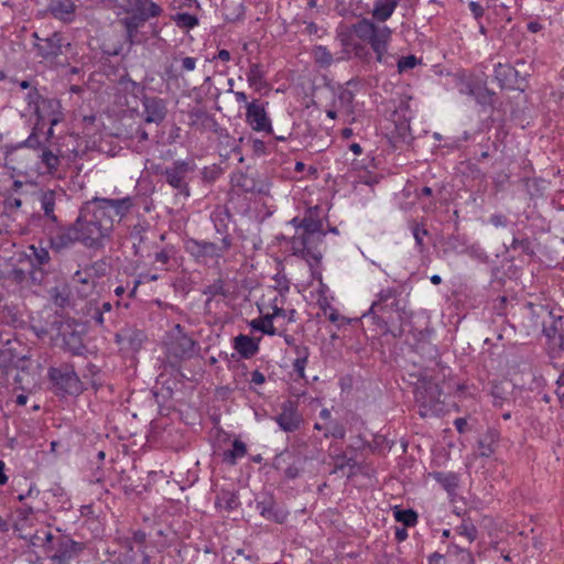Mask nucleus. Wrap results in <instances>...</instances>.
<instances>
[{
    "mask_svg": "<svg viewBox=\"0 0 564 564\" xmlns=\"http://www.w3.org/2000/svg\"><path fill=\"white\" fill-rule=\"evenodd\" d=\"M411 231L419 252H422L424 250V237L427 236L429 231L424 228L423 225L417 223H414L411 226Z\"/></svg>",
    "mask_w": 564,
    "mask_h": 564,
    "instance_id": "44",
    "label": "nucleus"
},
{
    "mask_svg": "<svg viewBox=\"0 0 564 564\" xmlns=\"http://www.w3.org/2000/svg\"><path fill=\"white\" fill-rule=\"evenodd\" d=\"M400 0H376L372 15L379 22H386L394 12Z\"/></svg>",
    "mask_w": 564,
    "mask_h": 564,
    "instance_id": "26",
    "label": "nucleus"
},
{
    "mask_svg": "<svg viewBox=\"0 0 564 564\" xmlns=\"http://www.w3.org/2000/svg\"><path fill=\"white\" fill-rule=\"evenodd\" d=\"M147 122H159L165 116V106L161 99L145 98L143 101Z\"/></svg>",
    "mask_w": 564,
    "mask_h": 564,
    "instance_id": "22",
    "label": "nucleus"
},
{
    "mask_svg": "<svg viewBox=\"0 0 564 564\" xmlns=\"http://www.w3.org/2000/svg\"><path fill=\"white\" fill-rule=\"evenodd\" d=\"M215 506L225 511H234L240 506L238 494L235 490L220 488L217 491Z\"/></svg>",
    "mask_w": 564,
    "mask_h": 564,
    "instance_id": "20",
    "label": "nucleus"
},
{
    "mask_svg": "<svg viewBox=\"0 0 564 564\" xmlns=\"http://www.w3.org/2000/svg\"><path fill=\"white\" fill-rule=\"evenodd\" d=\"M249 326L253 330H259L265 335H276V328L273 326L272 316L258 317L249 322Z\"/></svg>",
    "mask_w": 564,
    "mask_h": 564,
    "instance_id": "37",
    "label": "nucleus"
},
{
    "mask_svg": "<svg viewBox=\"0 0 564 564\" xmlns=\"http://www.w3.org/2000/svg\"><path fill=\"white\" fill-rule=\"evenodd\" d=\"M499 435L496 431H488L478 441V452L482 457H489L495 453Z\"/></svg>",
    "mask_w": 564,
    "mask_h": 564,
    "instance_id": "29",
    "label": "nucleus"
},
{
    "mask_svg": "<svg viewBox=\"0 0 564 564\" xmlns=\"http://www.w3.org/2000/svg\"><path fill=\"white\" fill-rule=\"evenodd\" d=\"M91 202L98 208V210L104 212V217H107L109 220H111V226L113 225L115 217L122 218L133 206L132 199L130 197L120 199L95 198Z\"/></svg>",
    "mask_w": 564,
    "mask_h": 564,
    "instance_id": "10",
    "label": "nucleus"
},
{
    "mask_svg": "<svg viewBox=\"0 0 564 564\" xmlns=\"http://www.w3.org/2000/svg\"><path fill=\"white\" fill-rule=\"evenodd\" d=\"M306 365H307V360L294 359L293 369L300 378H304Z\"/></svg>",
    "mask_w": 564,
    "mask_h": 564,
    "instance_id": "54",
    "label": "nucleus"
},
{
    "mask_svg": "<svg viewBox=\"0 0 564 564\" xmlns=\"http://www.w3.org/2000/svg\"><path fill=\"white\" fill-rule=\"evenodd\" d=\"M127 12H131L132 14L124 19V25L127 29L128 37L131 42H133V32L150 17H155L156 14L149 13V7H144V11L142 10H126Z\"/></svg>",
    "mask_w": 564,
    "mask_h": 564,
    "instance_id": "24",
    "label": "nucleus"
},
{
    "mask_svg": "<svg viewBox=\"0 0 564 564\" xmlns=\"http://www.w3.org/2000/svg\"><path fill=\"white\" fill-rule=\"evenodd\" d=\"M274 421L282 431L291 433L300 429L303 419L299 413L297 404L288 400L282 403L281 412L274 417Z\"/></svg>",
    "mask_w": 564,
    "mask_h": 564,
    "instance_id": "11",
    "label": "nucleus"
},
{
    "mask_svg": "<svg viewBox=\"0 0 564 564\" xmlns=\"http://www.w3.org/2000/svg\"><path fill=\"white\" fill-rule=\"evenodd\" d=\"M468 7L475 19H480L485 13L482 6L477 1H470Z\"/></svg>",
    "mask_w": 564,
    "mask_h": 564,
    "instance_id": "55",
    "label": "nucleus"
},
{
    "mask_svg": "<svg viewBox=\"0 0 564 564\" xmlns=\"http://www.w3.org/2000/svg\"><path fill=\"white\" fill-rule=\"evenodd\" d=\"M332 460L333 468L330 470V474H340V476H345L348 479L352 478L356 475L358 465L354 458L348 457L345 453H340L333 456Z\"/></svg>",
    "mask_w": 564,
    "mask_h": 564,
    "instance_id": "15",
    "label": "nucleus"
},
{
    "mask_svg": "<svg viewBox=\"0 0 564 564\" xmlns=\"http://www.w3.org/2000/svg\"><path fill=\"white\" fill-rule=\"evenodd\" d=\"M41 163L48 173H54L59 165V156L48 149H44L41 154Z\"/></svg>",
    "mask_w": 564,
    "mask_h": 564,
    "instance_id": "41",
    "label": "nucleus"
},
{
    "mask_svg": "<svg viewBox=\"0 0 564 564\" xmlns=\"http://www.w3.org/2000/svg\"><path fill=\"white\" fill-rule=\"evenodd\" d=\"M20 536L22 539L29 540L34 547L42 549L53 560H57L59 562H64L70 558L78 549L76 542L72 540H65L61 543L59 549L56 552L50 554L53 550L54 536L48 528H42L34 533H21Z\"/></svg>",
    "mask_w": 564,
    "mask_h": 564,
    "instance_id": "4",
    "label": "nucleus"
},
{
    "mask_svg": "<svg viewBox=\"0 0 564 564\" xmlns=\"http://www.w3.org/2000/svg\"><path fill=\"white\" fill-rule=\"evenodd\" d=\"M336 39L339 41L343 48L340 55L336 56V61L341 62L349 59L351 57V50L354 48V44L357 42H354L349 32H338Z\"/></svg>",
    "mask_w": 564,
    "mask_h": 564,
    "instance_id": "35",
    "label": "nucleus"
},
{
    "mask_svg": "<svg viewBox=\"0 0 564 564\" xmlns=\"http://www.w3.org/2000/svg\"><path fill=\"white\" fill-rule=\"evenodd\" d=\"M510 247L513 250L521 249L522 251H529L530 242L527 239H518L513 237Z\"/></svg>",
    "mask_w": 564,
    "mask_h": 564,
    "instance_id": "53",
    "label": "nucleus"
},
{
    "mask_svg": "<svg viewBox=\"0 0 564 564\" xmlns=\"http://www.w3.org/2000/svg\"><path fill=\"white\" fill-rule=\"evenodd\" d=\"M495 94L488 90L487 88L479 87L477 88L476 95L474 96L475 100L480 105H487L492 101V96Z\"/></svg>",
    "mask_w": 564,
    "mask_h": 564,
    "instance_id": "51",
    "label": "nucleus"
},
{
    "mask_svg": "<svg viewBox=\"0 0 564 564\" xmlns=\"http://www.w3.org/2000/svg\"><path fill=\"white\" fill-rule=\"evenodd\" d=\"M75 225L80 242L86 247L99 246L112 230L111 220L104 217V212L98 210L91 200L83 205Z\"/></svg>",
    "mask_w": 564,
    "mask_h": 564,
    "instance_id": "2",
    "label": "nucleus"
},
{
    "mask_svg": "<svg viewBox=\"0 0 564 564\" xmlns=\"http://www.w3.org/2000/svg\"><path fill=\"white\" fill-rule=\"evenodd\" d=\"M131 238H133L134 240L139 239V243L137 245L135 242H133V247L135 248V253H142L143 252V248L141 246L143 239L142 237H140V230L135 227L133 228V230L131 231Z\"/></svg>",
    "mask_w": 564,
    "mask_h": 564,
    "instance_id": "59",
    "label": "nucleus"
},
{
    "mask_svg": "<svg viewBox=\"0 0 564 564\" xmlns=\"http://www.w3.org/2000/svg\"><path fill=\"white\" fill-rule=\"evenodd\" d=\"M414 395L420 416H438L443 412L442 390L438 384L423 381L415 388Z\"/></svg>",
    "mask_w": 564,
    "mask_h": 564,
    "instance_id": "5",
    "label": "nucleus"
},
{
    "mask_svg": "<svg viewBox=\"0 0 564 564\" xmlns=\"http://www.w3.org/2000/svg\"><path fill=\"white\" fill-rule=\"evenodd\" d=\"M400 295L401 292L395 288L381 289L369 308V314L384 318L386 315L397 313L402 317L405 311L401 307Z\"/></svg>",
    "mask_w": 564,
    "mask_h": 564,
    "instance_id": "6",
    "label": "nucleus"
},
{
    "mask_svg": "<svg viewBox=\"0 0 564 564\" xmlns=\"http://www.w3.org/2000/svg\"><path fill=\"white\" fill-rule=\"evenodd\" d=\"M57 194L54 191L43 192L40 196L41 209L44 216L53 223L57 221V217L54 214L56 205Z\"/></svg>",
    "mask_w": 564,
    "mask_h": 564,
    "instance_id": "28",
    "label": "nucleus"
},
{
    "mask_svg": "<svg viewBox=\"0 0 564 564\" xmlns=\"http://www.w3.org/2000/svg\"><path fill=\"white\" fill-rule=\"evenodd\" d=\"M257 509L260 514L267 519H272L278 523H283L286 519L288 513L283 510H278L273 502L261 501L257 503Z\"/></svg>",
    "mask_w": 564,
    "mask_h": 564,
    "instance_id": "30",
    "label": "nucleus"
},
{
    "mask_svg": "<svg viewBox=\"0 0 564 564\" xmlns=\"http://www.w3.org/2000/svg\"><path fill=\"white\" fill-rule=\"evenodd\" d=\"M556 394H557L561 403L564 405V380H561V376L557 379Z\"/></svg>",
    "mask_w": 564,
    "mask_h": 564,
    "instance_id": "64",
    "label": "nucleus"
},
{
    "mask_svg": "<svg viewBox=\"0 0 564 564\" xmlns=\"http://www.w3.org/2000/svg\"><path fill=\"white\" fill-rule=\"evenodd\" d=\"M453 550L457 564H475V558L469 551L458 545H453Z\"/></svg>",
    "mask_w": 564,
    "mask_h": 564,
    "instance_id": "45",
    "label": "nucleus"
},
{
    "mask_svg": "<svg viewBox=\"0 0 564 564\" xmlns=\"http://www.w3.org/2000/svg\"><path fill=\"white\" fill-rule=\"evenodd\" d=\"M300 226L302 232L292 237L291 250L294 256L301 257L313 268L322 259V253L317 249V242H321L325 235L322 221L310 213L302 218Z\"/></svg>",
    "mask_w": 564,
    "mask_h": 564,
    "instance_id": "1",
    "label": "nucleus"
},
{
    "mask_svg": "<svg viewBox=\"0 0 564 564\" xmlns=\"http://www.w3.org/2000/svg\"><path fill=\"white\" fill-rule=\"evenodd\" d=\"M246 76L249 87L254 91L261 93L263 89L269 88V84L265 79V73L261 64L252 63L249 66Z\"/></svg>",
    "mask_w": 564,
    "mask_h": 564,
    "instance_id": "19",
    "label": "nucleus"
},
{
    "mask_svg": "<svg viewBox=\"0 0 564 564\" xmlns=\"http://www.w3.org/2000/svg\"><path fill=\"white\" fill-rule=\"evenodd\" d=\"M196 67V58L194 57H184L181 59V70H182V77H183V82H184V86L186 87H193V88H196L197 85H200L205 80H208L209 77H204L203 75L198 76L194 83H189L184 74L185 73H188V72H193Z\"/></svg>",
    "mask_w": 564,
    "mask_h": 564,
    "instance_id": "36",
    "label": "nucleus"
},
{
    "mask_svg": "<svg viewBox=\"0 0 564 564\" xmlns=\"http://www.w3.org/2000/svg\"><path fill=\"white\" fill-rule=\"evenodd\" d=\"M126 10H142L144 7H149L150 14H159L160 8L150 0H119Z\"/></svg>",
    "mask_w": 564,
    "mask_h": 564,
    "instance_id": "38",
    "label": "nucleus"
},
{
    "mask_svg": "<svg viewBox=\"0 0 564 564\" xmlns=\"http://www.w3.org/2000/svg\"><path fill=\"white\" fill-rule=\"evenodd\" d=\"M306 457L289 451L278 454L273 459L275 469L281 470L288 479L297 478L304 470Z\"/></svg>",
    "mask_w": 564,
    "mask_h": 564,
    "instance_id": "9",
    "label": "nucleus"
},
{
    "mask_svg": "<svg viewBox=\"0 0 564 564\" xmlns=\"http://www.w3.org/2000/svg\"><path fill=\"white\" fill-rule=\"evenodd\" d=\"M234 348L245 359H249L259 351V339L248 335H238L234 339Z\"/></svg>",
    "mask_w": 564,
    "mask_h": 564,
    "instance_id": "17",
    "label": "nucleus"
},
{
    "mask_svg": "<svg viewBox=\"0 0 564 564\" xmlns=\"http://www.w3.org/2000/svg\"><path fill=\"white\" fill-rule=\"evenodd\" d=\"M325 437H334L338 440H343L346 435V430L343 424L337 422H330L327 431L325 432Z\"/></svg>",
    "mask_w": 564,
    "mask_h": 564,
    "instance_id": "48",
    "label": "nucleus"
},
{
    "mask_svg": "<svg viewBox=\"0 0 564 564\" xmlns=\"http://www.w3.org/2000/svg\"><path fill=\"white\" fill-rule=\"evenodd\" d=\"M230 182L232 187L245 193H251L257 189V183L254 178L242 171L234 172L231 174Z\"/></svg>",
    "mask_w": 564,
    "mask_h": 564,
    "instance_id": "27",
    "label": "nucleus"
},
{
    "mask_svg": "<svg viewBox=\"0 0 564 564\" xmlns=\"http://www.w3.org/2000/svg\"><path fill=\"white\" fill-rule=\"evenodd\" d=\"M431 333L432 330L430 328H424L421 330L412 332V335L417 341H424L431 336Z\"/></svg>",
    "mask_w": 564,
    "mask_h": 564,
    "instance_id": "61",
    "label": "nucleus"
},
{
    "mask_svg": "<svg viewBox=\"0 0 564 564\" xmlns=\"http://www.w3.org/2000/svg\"><path fill=\"white\" fill-rule=\"evenodd\" d=\"M48 378L53 382L57 394H78L83 390L79 377L69 367L50 368Z\"/></svg>",
    "mask_w": 564,
    "mask_h": 564,
    "instance_id": "7",
    "label": "nucleus"
},
{
    "mask_svg": "<svg viewBox=\"0 0 564 564\" xmlns=\"http://www.w3.org/2000/svg\"><path fill=\"white\" fill-rule=\"evenodd\" d=\"M73 282L83 284V289L80 290L83 294H87L94 288V279L85 271H76L73 276Z\"/></svg>",
    "mask_w": 564,
    "mask_h": 564,
    "instance_id": "43",
    "label": "nucleus"
},
{
    "mask_svg": "<svg viewBox=\"0 0 564 564\" xmlns=\"http://www.w3.org/2000/svg\"><path fill=\"white\" fill-rule=\"evenodd\" d=\"M456 532L468 540V542H474L477 538V528L469 520L465 519L463 522L456 528Z\"/></svg>",
    "mask_w": 564,
    "mask_h": 564,
    "instance_id": "42",
    "label": "nucleus"
},
{
    "mask_svg": "<svg viewBox=\"0 0 564 564\" xmlns=\"http://www.w3.org/2000/svg\"><path fill=\"white\" fill-rule=\"evenodd\" d=\"M294 352L296 355L295 359L308 360L310 350L307 346L304 345H295Z\"/></svg>",
    "mask_w": 564,
    "mask_h": 564,
    "instance_id": "56",
    "label": "nucleus"
},
{
    "mask_svg": "<svg viewBox=\"0 0 564 564\" xmlns=\"http://www.w3.org/2000/svg\"><path fill=\"white\" fill-rule=\"evenodd\" d=\"M158 279V275L156 274H150V273H141L138 278V280L135 281V284H134V288L132 290V292H135V289L139 284H142V283H147V282H150V281H154Z\"/></svg>",
    "mask_w": 564,
    "mask_h": 564,
    "instance_id": "58",
    "label": "nucleus"
},
{
    "mask_svg": "<svg viewBox=\"0 0 564 564\" xmlns=\"http://www.w3.org/2000/svg\"><path fill=\"white\" fill-rule=\"evenodd\" d=\"M21 145L29 147V148H36L39 145V140L35 133H31L26 140H24Z\"/></svg>",
    "mask_w": 564,
    "mask_h": 564,
    "instance_id": "63",
    "label": "nucleus"
},
{
    "mask_svg": "<svg viewBox=\"0 0 564 564\" xmlns=\"http://www.w3.org/2000/svg\"><path fill=\"white\" fill-rule=\"evenodd\" d=\"M22 205V202L19 197H15L14 195H9L4 199V208L6 210L12 212L15 209H19Z\"/></svg>",
    "mask_w": 564,
    "mask_h": 564,
    "instance_id": "52",
    "label": "nucleus"
},
{
    "mask_svg": "<svg viewBox=\"0 0 564 564\" xmlns=\"http://www.w3.org/2000/svg\"><path fill=\"white\" fill-rule=\"evenodd\" d=\"M182 113L187 116V123L196 130L213 131L217 126L216 120L200 108H196L186 113L183 111Z\"/></svg>",
    "mask_w": 564,
    "mask_h": 564,
    "instance_id": "14",
    "label": "nucleus"
},
{
    "mask_svg": "<svg viewBox=\"0 0 564 564\" xmlns=\"http://www.w3.org/2000/svg\"><path fill=\"white\" fill-rule=\"evenodd\" d=\"M394 519L403 523L405 527H413L417 522V514L413 509H394Z\"/></svg>",
    "mask_w": 564,
    "mask_h": 564,
    "instance_id": "39",
    "label": "nucleus"
},
{
    "mask_svg": "<svg viewBox=\"0 0 564 564\" xmlns=\"http://www.w3.org/2000/svg\"><path fill=\"white\" fill-rule=\"evenodd\" d=\"M517 73L518 72L510 64L498 63L495 65L494 77L498 83L499 88L505 89L512 86Z\"/></svg>",
    "mask_w": 564,
    "mask_h": 564,
    "instance_id": "21",
    "label": "nucleus"
},
{
    "mask_svg": "<svg viewBox=\"0 0 564 564\" xmlns=\"http://www.w3.org/2000/svg\"><path fill=\"white\" fill-rule=\"evenodd\" d=\"M23 254L32 268V273H35L36 270L41 271L42 267L47 264L51 259L46 248L35 245L28 246Z\"/></svg>",
    "mask_w": 564,
    "mask_h": 564,
    "instance_id": "16",
    "label": "nucleus"
},
{
    "mask_svg": "<svg viewBox=\"0 0 564 564\" xmlns=\"http://www.w3.org/2000/svg\"><path fill=\"white\" fill-rule=\"evenodd\" d=\"M62 46L63 39L57 33H54L52 36L36 44L37 51L43 57L57 56L62 53Z\"/></svg>",
    "mask_w": 564,
    "mask_h": 564,
    "instance_id": "23",
    "label": "nucleus"
},
{
    "mask_svg": "<svg viewBox=\"0 0 564 564\" xmlns=\"http://www.w3.org/2000/svg\"><path fill=\"white\" fill-rule=\"evenodd\" d=\"M231 247V240L228 236H225L221 239V245H216L213 242H206L204 241V251H205V259L206 258H220L224 256L226 251H228Z\"/></svg>",
    "mask_w": 564,
    "mask_h": 564,
    "instance_id": "31",
    "label": "nucleus"
},
{
    "mask_svg": "<svg viewBox=\"0 0 564 564\" xmlns=\"http://www.w3.org/2000/svg\"><path fill=\"white\" fill-rule=\"evenodd\" d=\"M246 122L256 132H273L271 119L265 110L264 104L253 99L246 106Z\"/></svg>",
    "mask_w": 564,
    "mask_h": 564,
    "instance_id": "8",
    "label": "nucleus"
},
{
    "mask_svg": "<svg viewBox=\"0 0 564 564\" xmlns=\"http://www.w3.org/2000/svg\"><path fill=\"white\" fill-rule=\"evenodd\" d=\"M184 249L196 260H205L204 241L187 239L184 242Z\"/></svg>",
    "mask_w": 564,
    "mask_h": 564,
    "instance_id": "40",
    "label": "nucleus"
},
{
    "mask_svg": "<svg viewBox=\"0 0 564 564\" xmlns=\"http://www.w3.org/2000/svg\"><path fill=\"white\" fill-rule=\"evenodd\" d=\"M419 63V58L414 55L403 56L398 61V70L399 73H403L414 68Z\"/></svg>",
    "mask_w": 564,
    "mask_h": 564,
    "instance_id": "47",
    "label": "nucleus"
},
{
    "mask_svg": "<svg viewBox=\"0 0 564 564\" xmlns=\"http://www.w3.org/2000/svg\"><path fill=\"white\" fill-rule=\"evenodd\" d=\"M48 9L54 18L72 22L75 17V4L72 0H52Z\"/></svg>",
    "mask_w": 564,
    "mask_h": 564,
    "instance_id": "18",
    "label": "nucleus"
},
{
    "mask_svg": "<svg viewBox=\"0 0 564 564\" xmlns=\"http://www.w3.org/2000/svg\"><path fill=\"white\" fill-rule=\"evenodd\" d=\"M77 241L80 242V237L75 224L69 227L61 228L50 238L51 247L56 251L70 248Z\"/></svg>",
    "mask_w": 564,
    "mask_h": 564,
    "instance_id": "13",
    "label": "nucleus"
},
{
    "mask_svg": "<svg viewBox=\"0 0 564 564\" xmlns=\"http://www.w3.org/2000/svg\"><path fill=\"white\" fill-rule=\"evenodd\" d=\"M351 52H354L355 56L360 59H366L367 56L369 55L367 48L360 43L354 44V48L351 50Z\"/></svg>",
    "mask_w": 564,
    "mask_h": 564,
    "instance_id": "57",
    "label": "nucleus"
},
{
    "mask_svg": "<svg viewBox=\"0 0 564 564\" xmlns=\"http://www.w3.org/2000/svg\"><path fill=\"white\" fill-rule=\"evenodd\" d=\"M247 454V446L240 440H235L232 442L231 449H228L224 453V462L229 465H236L239 458L245 457Z\"/></svg>",
    "mask_w": 564,
    "mask_h": 564,
    "instance_id": "33",
    "label": "nucleus"
},
{
    "mask_svg": "<svg viewBox=\"0 0 564 564\" xmlns=\"http://www.w3.org/2000/svg\"><path fill=\"white\" fill-rule=\"evenodd\" d=\"M204 294L209 296H216V295H226L225 291V283L221 279L215 280L212 284H209L205 290Z\"/></svg>",
    "mask_w": 564,
    "mask_h": 564,
    "instance_id": "46",
    "label": "nucleus"
},
{
    "mask_svg": "<svg viewBox=\"0 0 564 564\" xmlns=\"http://www.w3.org/2000/svg\"><path fill=\"white\" fill-rule=\"evenodd\" d=\"M430 475L437 484L443 487L444 490L447 491L448 495L453 496L456 494L459 481L458 475L456 473L434 471Z\"/></svg>",
    "mask_w": 564,
    "mask_h": 564,
    "instance_id": "25",
    "label": "nucleus"
},
{
    "mask_svg": "<svg viewBox=\"0 0 564 564\" xmlns=\"http://www.w3.org/2000/svg\"><path fill=\"white\" fill-rule=\"evenodd\" d=\"M264 381H265V377L261 371L254 370L251 372V379H250L251 383L260 386V384L264 383Z\"/></svg>",
    "mask_w": 564,
    "mask_h": 564,
    "instance_id": "62",
    "label": "nucleus"
},
{
    "mask_svg": "<svg viewBox=\"0 0 564 564\" xmlns=\"http://www.w3.org/2000/svg\"><path fill=\"white\" fill-rule=\"evenodd\" d=\"M33 115L37 118V124L47 120L50 124L56 126L63 120L61 102L55 98H42Z\"/></svg>",
    "mask_w": 564,
    "mask_h": 564,
    "instance_id": "12",
    "label": "nucleus"
},
{
    "mask_svg": "<svg viewBox=\"0 0 564 564\" xmlns=\"http://www.w3.org/2000/svg\"><path fill=\"white\" fill-rule=\"evenodd\" d=\"M28 104V111L34 113L36 106L41 102L42 96L36 89H30L24 97Z\"/></svg>",
    "mask_w": 564,
    "mask_h": 564,
    "instance_id": "49",
    "label": "nucleus"
},
{
    "mask_svg": "<svg viewBox=\"0 0 564 564\" xmlns=\"http://www.w3.org/2000/svg\"><path fill=\"white\" fill-rule=\"evenodd\" d=\"M198 24V19L188 13H178V28L192 29Z\"/></svg>",
    "mask_w": 564,
    "mask_h": 564,
    "instance_id": "50",
    "label": "nucleus"
},
{
    "mask_svg": "<svg viewBox=\"0 0 564 564\" xmlns=\"http://www.w3.org/2000/svg\"><path fill=\"white\" fill-rule=\"evenodd\" d=\"M164 175H165V181L173 188H176V170L175 169H166Z\"/></svg>",
    "mask_w": 564,
    "mask_h": 564,
    "instance_id": "60",
    "label": "nucleus"
},
{
    "mask_svg": "<svg viewBox=\"0 0 564 564\" xmlns=\"http://www.w3.org/2000/svg\"><path fill=\"white\" fill-rule=\"evenodd\" d=\"M196 354V343L178 326V358H189Z\"/></svg>",
    "mask_w": 564,
    "mask_h": 564,
    "instance_id": "34",
    "label": "nucleus"
},
{
    "mask_svg": "<svg viewBox=\"0 0 564 564\" xmlns=\"http://www.w3.org/2000/svg\"><path fill=\"white\" fill-rule=\"evenodd\" d=\"M312 56L321 68H328L334 62H337L336 57H334L330 51L324 45L314 46Z\"/></svg>",
    "mask_w": 564,
    "mask_h": 564,
    "instance_id": "32",
    "label": "nucleus"
},
{
    "mask_svg": "<svg viewBox=\"0 0 564 564\" xmlns=\"http://www.w3.org/2000/svg\"><path fill=\"white\" fill-rule=\"evenodd\" d=\"M351 31L360 41L370 45L376 54V61L383 63L392 34L390 28L364 18L352 24Z\"/></svg>",
    "mask_w": 564,
    "mask_h": 564,
    "instance_id": "3",
    "label": "nucleus"
}]
</instances>
